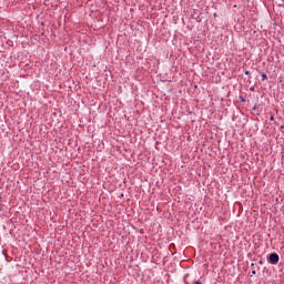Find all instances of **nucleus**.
Wrapping results in <instances>:
<instances>
[{"mask_svg": "<svg viewBox=\"0 0 284 284\" xmlns=\"http://www.w3.org/2000/svg\"><path fill=\"white\" fill-rule=\"evenodd\" d=\"M267 261L271 265H278V261H281V257L276 253H271Z\"/></svg>", "mask_w": 284, "mask_h": 284, "instance_id": "f257e3e1", "label": "nucleus"}, {"mask_svg": "<svg viewBox=\"0 0 284 284\" xmlns=\"http://www.w3.org/2000/svg\"><path fill=\"white\" fill-rule=\"evenodd\" d=\"M262 81H267V74L265 73L262 74Z\"/></svg>", "mask_w": 284, "mask_h": 284, "instance_id": "f03ea898", "label": "nucleus"}, {"mask_svg": "<svg viewBox=\"0 0 284 284\" xmlns=\"http://www.w3.org/2000/svg\"><path fill=\"white\" fill-rule=\"evenodd\" d=\"M244 74H246V77H250V71H245Z\"/></svg>", "mask_w": 284, "mask_h": 284, "instance_id": "7ed1b4c3", "label": "nucleus"}, {"mask_svg": "<svg viewBox=\"0 0 284 284\" xmlns=\"http://www.w3.org/2000/svg\"><path fill=\"white\" fill-rule=\"evenodd\" d=\"M270 121H274V115H271V116H270Z\"/></svg>", "mask_w": 284, "mask_h": 284, "instance_id": "20e7f679", "label": "nucleus"}, {"mask_svg": "<svg viewBox=\"0 0 284 284\" xmlns=\"http://www.w3.org/2000/svg\"><path fill=\"white\" fill-rule=\"evenodd\" d=\"M258 264H260V265H263V260H260V261H258Z\"/></svg>", "mask_w": 284, "mask_h": 284, "instance_id": "39448f33", "label": "nucleus"}, {"mask_svg": "<svg viewBox=\"0 0 284 284\" xmlns=\"http://www.w3.org/2000/svg\"><path fill=\"white\" fill-rule=\"evenodd\" d=\"M252 274H256V271H252Z\"/></svg>", "mask_w": 284, "mask_h": 284, "instance_id": "423d86ee", "label": "nucleus"}, {"mask_svg": "<svg viewBox=\"0 0 284 284\" xmlns=\"http://www.w3.org/2000/svg\"><path fill=\"white\" fill-rule=\"evenodd\" d=\"M241 101H245V99L241 98Z\"/></svg>", "mask_w": 284, "mask_h": 284, "instance_id": "0eeeda50", "label": "nucleus"}]
</instances>
